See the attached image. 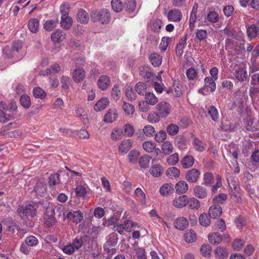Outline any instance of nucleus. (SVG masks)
I'll return each instance as SVG.
<instances>
[{"instance_id":"nucleus-1","label":"nucleus","mask_w":259,"mask_h":259,"mask_svg":"<svg viewBox=\"0 0 259 259\" xmlns=\"http://www.w3.org/2000/svg\"><path fill=\"white\" fill-rule=\"evenodd\" d=\"M91 17L94 21H98L102 24H106L110 21V14L107 9H103L92 12Z\"/></svg>"},{"instance_id":"nucleus-2","label":"nucleus","mask_w":259,"mask_h":259,"mask_svg":"<svg viewBox=\"0 0 259 259\" xmlns=\"http://www.w3.org/2000/svg\"><path fill=\"white\" fill-rule=\"evenodd\" d=\"M156 110L161 115V118L167 117L171 111V105L170 103L164 101L159 102L155 107Z\"/></svg>"},{"instance_id":"nucleus-3","label":"nucleus","mask_w":259,"mask_h":259,"mask_svg":"<svg viewBox=\"0 0 259 259\" xmlns=\"http://www.w3.org/2000/svg\"><path fill=\"white\" fill-rule=\"evenodd\" d=\"M82 245L81 239H75L71 244H68L62 248L63 251L67 254H71L79 249Z\"/></svg>"},{"instance_id":"nucleus-4","label":"nucleus","mask_w":259,"mask_h":259,"mask_svg":"<svg viewBox=\"0 0 259 259\" xmlns=\"http://www.w3.org/2000/svg\"><path fill=\"white\" fill-rule=\"evenodd\" d=\"M6 104L4 102H0V122H5L15 118L13 114H8Z\"/></svg>"},{"instance_id":"nucleus-5","label":"nucleus","mask_w":259,"mask_h":259,"mask_svg":"<svg viewBox=\"0 0 259 259\" xmlns=\"http://www.w3.org/2000/svg\"><path fill=\"white\" fill-rule=\"evenodd\" d=\"M35 207L31 204L26 205L25 206H20L18 208V212L20 213L21 217H34L35 213Z\"/></svg>"},{"instance_id":"nucleus-6","label":"nucleus","mask_w":259,"mask_h":259,"mask_svg":"<svg viewBox=\"0 0 259 259\" xmlns=\"http://www.w3.org/2000/svg\"><path fill=\"white\" fill-rule=\"evenodd\" d=\"M21 47L20 42H15L12 44L11 47H6L4 50V52L9 57H14L20 52Z\"/></svg>"},{"instance_id":"nucleus-7","label":"nucleus","mask_w":259,"mask_h":259,"mask_svg":"<svg viewBox=\"0 0 259 259\" xmlns=\"http://www.w3.org/2000/svg\"><path fill=\"white\" fill-rule=\"evenodd\" d=\"M210 77H207L204 79L205 87L204 88L200 89L198 90V93L204 95L206 94L205 93V90L209 92H213L215 90V81Z\"/></svg>"},{"instance_id":"nucleus-8","label":"nucleus","mask_w":259,"mask_h":259,"mask_svg":"<svg viewBox=\"0 0 259 259\" xmlns=\"http://www.w3.org/2000/svg\"><path fill=\"white\" fill-rule=\"evenodd\" d=\"M135 224L133 222L127 220L124 221L122 224H119L114 226V228L119 234H122L124 231L128 232H131Z\"/></svg>"},{"instance_id":"nucleus-9","label":"nucleus","mask_w":259,"mask_h":259,"mask_svg":"<svg viewBox=\"0 0 259 259\" xmlns=\"http://www.w3.org/2000/svg\"><path fill=\"white\" fill-rule=\"evenodd\" d=\"M166 16L168 20L176 22H180L182 18V12L175 8L169 10Z\"/></svg>"},{"instance_id":"nucleus-10","label":"nucleus","mask_w":259,"mask_h":259,"mask_svg":"<svg viewBox=\"0 0 259 259\" xmlns=\"http://www.w3.org/2000/svg\"><path fill=\"white\" fill-rule=\"evenodd\" d=\"M130 255L133 257H136L138 259H147L145 250L143 247H135L133 248L130 253Z\"/></svg>"},{"instance_id":"nucleus-11","label":"nucleus","mask_w":259,"mask_h":259,"mask_svg":"<svg viewBox=\"0 0 259 259\" xmlns=\"http://www.w3.org/2000/svg\"><path fill=\"white\" fill-rule=\"evenodd\" d=\"M76 195L80 197H87L90 193V189L85 184H80L75 188Z\"/></svg>"},{"instance_id":"nucleus-12","label":"nucleus","mask_w":259,"mask_h":259,"mask_svg":"<svg viewBox=\"0 0 259 259\" xmlns=\"http://www.w3.org/2000/svg\"><path fill=\"white\" fill-rule=\"evenodd\" d=\"M111 84L110 79L107 75H101L98 79L97 85L102 91L107 90Z\"/></svg>"},{"instance_id":"nucleus-13","label":"nucleus","mask_w":259,"mask_h":259,"mask_svg":"<svg viewBox=\"0 0 259 259\" xmlns=\"http://www.w3.org/2000/svg\"><path fill=\"white\" fill-rule=\"evenodd\" d=\"M65 218L76 224H78L82 220L83 213L80 210L70 211L67 213Z\"/></svg>"},{"instance_id":"nucleus-14","label":"nucleus","mask_w":259,"mask_h":259,"mask_svg":"<svg viewBox=\"0 0 259 259\" xmlns=\"http://www.w3.org/2000/svg\"><path fill=\"white\" fill-rule=\"evenodd\" d=\"M200 176V172L198 169L192 168L187 172L186 179L189 182L195 183L199 179Z\"/></svg>"},{"instance_id":"nucleus-15","label":"nucleus","mask_w":259,"mask_h":259,"mask_svg":"<svg viewBox=\"0 0 259 259\" xmlns=\"http://www.w3.org/2000/svg\"><path fill=\"white\" fill-rule=\"evenodd\" d=\"M9 125L5 127L4 130L0 132V135L10 138H17L21 136L22 132L19 130H11L9 128Z\"/></svg>"},{"instance_id":"nucleus-16","label":"nucleus","mask_w":259,"mask_h":259,"mask_svg":"<svg viewBox=\"0 0 259 259\" xmlns=\"http://www.w3.org/2000/svg\"><path fill=\"white\" fill-rule=\"evenodd\" d=\"M85 77V72L82 68L77 67L72 72V78L76 82H81Z\"/></svg>"},{"instance_id":"nucleus-17","label":"nucleus","mask_w":259,"mask_h":259,"mask_svg":"<svg viewBox=\"0 0 259 259\" xmlns=\"http://www.w3.org/2000/svg\"><path fill=\"white\" fill-rule=\"evenodd\" d=\"M189 222L187 218L180 217L176 219L174 222L175 227L179 230H184L187 228Z\"/></svg>"},{"instance_id":"nucleus-18","label":"nucleus","mask_w":259,"mask_h":259,"mask_svg":"<svg viewBox=\"0 0 259 259\" xmlns=\"http://www.w3.org/2000/svg\"><path fill=\"white\" fill-rule=\"evenodd\" d=\"M187 196L186 195H181L176 197L172 200V205L176 208H183L187 205Z\"/></svg>"},{"instance_id":"nucleus-19","label":"nucleus","mask_w":259,"mask_h":259,"mask_svg":"<svg viewBox=\"0 0 259 259\" xmlns=\"http://www.w3.org/2000/svg\"><path fill=\"white\" fill-rule=\"evenodd\" d=\"M143 149L147 152L151 153L155 152L156 154H158L160 151L159 148H156V144L154 142L152 141H147L144 142L142 144Z\"/></svg>"},{"instance_id":"nucleus-20","label":"nucleus","mask_w":259,"mask_h":259,"mask_svg":"<svg viewBox=\"0 0 259 259\" xmlns=\"http://www.w3.org/2000/svg\"><path fill=\"white\" fill-rule=\"evenodd\" d=\"M182 87L179 81L175 80L172 87L167 91V93H171L176 97H180L182 95Z\"/></svg>"},{"instance_id":"nucleus-21","label":"nucleus","mask_w":259,"mask_h":259,"mask_svg":"<svg viewBox=\"0 0 259 259\" xmlns=\"http://www.w3.org/2000/svg\"><path fill=\"white\" fill-rule=\"evenodd\" d=\"M66 37L65 33L61 30H57L51 35V39L54 44H58L63 41Z\"/></svg>"},{"instance_id":"nucleus-22","label":"nucleus","mask_w":259,"mask_h":259,"mask_svg":"<svg viewBox=\"0 0 259 259\" xmlns=\"http://www.w3.org/2000/svg\"><path fill=\"white\" fill-rule=\"evenodd\" d=\"M118 117V113L116 109H109L104 116V121L105 122L111 123Z\"/></svg>"},{"instance_id":"nucleus-23","label":"nucleus","mask_w":259,"mask_h":259,"mask_svg":"<svg viewBox=\"0 0 259 259\" xmlns=\"http://www.w3.org/2000/svg\"><path fill=\"white\" fill-rule=\"evenodd\" d=\"M109 103V99L106 97H103L99 99L96 103L94 109L96 111H100L106 108Z\"/></svg>"},{"instance_id":"nucleus-24","label":"nucleus","mask_w":259,"mask_h":259,"mask_svg":"<svg viewBox=\"0 0 259 259\" xmlns=\"http://www.w3.org/2000/svg\"><path fill=\"white\" fill-rule=\"evenodd\" d=\"M193 192L194 195L199 199L204 198L207 195L206 189L201 186H196L195 187Z\"/></svg>"},{"instance_id":"nucleus-25","label":"nucleus","mask_w":259,"mask_h":259,"mask_svg":"<svg viewBox=\"0 0 259 259\" xmlns=\"http://www.w3.org/2000/svg\"><path fill=\"white\" fill-rule=\"evenodd\" d=\"M175 189L177 193L184 194L188 189V185L185 181H180L176 184Z\"/></svg>"},{"instance_id":"nucleus-26","label":"nucleus","mask_w":259,"mask_h":259,"mask_svg":"<svg viewBox=\"0 0 259 259\" xmlns=\"http://www.w3.org/2000/svg\"><path fill=\"white\" fill-rule=\"evenodd\" d=\"M72 19L67 14L62 15L61 20V26L64 29H69L72 24Z\"/></svg>"},{"instance_id":"nucleus-27","label":"nucleus","mask_w":259,"mask_h":259,"mask_svg":"<svg viewBox=\"0 0 259 259\" xmlns=\"http://www.w3.org/2000/svg\"><path fill=\"white\" fill-rule=\"evenodd\" d=\"M181 163L183 168H189L193 165L194 158L191 155H187L181 159Z\"/></svg>"},{"instance_id":"nucleus-28","label":"nucleus","mask_w":259,"mask_h":259,"mask_svg":"<svg viewBox=\"0 0 259 259\" xmlns=\"http://www.w3.org/2000/svg\"><path fill=\"white\" fill-rule=\"evenodd\" d=\"M39 27V22L37 18H31L28 23L29 30L33 33L37 32Z\"/></svg>"},{"instance_id":"nucleus-29","label":"nucleus","mask_w":259,"mask_h":259,"mask_svg":"<svg viewBox=\"0 0 259 259\" xmlns=\"http://www.w3.org/2000/svg\"><path fill=\"white\" fill-rule=\"evenodd\" d=\"M208 212L211 218H216L222 214V208L218 204H214L209 208Z\"/></svg>"},{"instance_id":"nucleus-30","label":"nucleus","mask_w":259,"mask_h":259,"mask_svg":"<svg viewBox=\"0 0 259 259\" xmlns=\"http://www.w3.org/2000/svg\"><path fill=\"white\" fill-rule=\"evenodd\" d=\"M174 190V185L171 183H165L161 186L159 192L162 196L169 195Z\"/></svg>"},{"instance_id":"nucleus-31","label":"nucleus","mask_w":259,"mask_h":259,"mask_svg":"<svg viewBox=\"0 0 259 259\" xmlns=\"http://www.w3.org/2000/svg\"><path fill=\"white\" fill-rule=\"evenodd\" d=\"M198 9V5L195 4L193 6L189 20V27L190 28L193 30L195 27V23L196 20V15Z\"/></svg>"},{"instance_id":"nucleus-32","label":"nucleus","mask_w":259,"mask_h":259,"mask_svg":"<svg viewBox=\"0 0 259 259\" xmlns=\"http://www.w3.org/2000/svg\"><path fill=\"white\" fill-rule=\"evenodd\" d=\"M132 142L130 139H126L121 142L118 147V150L121 153H126L132 146Z\"/></svg>"},{"instance_id":"nucleus-33","label":"nucleus","mask_w":259,"mask_h":259,"mask_svg":"<svg viewBox=\"0 0 259 259\" xmlns=\"http://www.w3.org/2000/svg\"><path fill=\"white\" fill-rule=\"evenodd\" d=\"M247 75V71L244 66L239 67L236 69L235 76L238 80L243 81L246 78Z\"/></svg>"},{"instance_id":"nucleus-34","label":"nucleus","mask_w":259,"mask_h":259,"mask_svg":"<svg viewBox=\"0 0 259 259\" xmlns=\"http://www.w3.org/2000/svg\"><path fill=\"white\" fill-rule=\"evenodd\" d=\"M135 195L136 199L140 202L142 205H146V198L144 192L140 188H137L135 191Z\"/></svg>"},{"instance_id":"nucleus-35","label":"nucleus","mask_w":259,"mask_h":259,"mask_svg":"<svg viewBox=\"0 0 259 259\" xmlns=\"http://www.w3.org/2000/svg\"><path fill=\"white\" fill-rule=\"evenodd\" d=\"M161 149L163 154L169 155L173 152L174 147L171 142L166 141L163 143Z\"/></svg>"},{"instance_id":"nucleus-36","label":"nucleus","mask_w":259,"mask_h":259,"mask_svg":"<svg viewBox=\"0 0 259 259\" xmlns=\"http://www.w3.org/2000/svg\"><path fill=\"white\" fill-rule=\"evenodd\" d=\"M152 157L148 154L141 156L139 161V165L143 168L149 167Z\"/></svg>"},{"instance_id":"nucleus-37","label":"nucleus","mask_w":259,"mask_h":259,"mask_svg":"<svg viewBox=\"0 0 259 259\" xmlns=\"http://www.w3.org/2000/svg\"><path fill=\"white\" fill-rule=\"evenodd\" d=\"M117 241L118 239L115 234L110 235L107 242L104 244V250H109V247L115 246L117 244Z\"/></svg>"},{"instance_id":"nucleus-38","label":"nucleus","mask_w":259,"mask_h":259,"mask_svg":"<svg viewBox=\"0 0 259 259\" xmlns=\"http://www.w3.org/2000/svg\"><path fill=\"white\" fill-rule=\"evenodd\" d=\"M150 60L152 65L155 67L160 66L162 63V57L158 53H154L150 55Z\"/></svg>"},{"instance_id":"nucleus-39","label":"nucleus","mask_w":259,"mask_h":259,"mask_svg":"<svg viewBox=\"0 0 259 259\" xmlns=\"http://www.w3.org/2000/svg\"><path fill=\"white\" fill-rule=\"evenodd\" d=\"M77 20L81 23H87L89 20L87 12L83 9L79 10L77 14Z\"/></svg>"},{"instance_id":"nucleus-40","label":"nucleus","mask_w":259,"mask_h":259,"mask_svg":"<svg viewBox=\"0 0 259 259\" xmlns=\"http://www.w3.org/2000/svg\"><path fill=\"white\" fill-rule=\"evenodd\" d=\"M123 134L121 128L118 127L114 128L111 133V139L113 141H118L121 139Z\"/></svg>"},{"instance_id":"nucleus-41","label":"nucleus","mask_w":259,"mask_h":259,"mask_svg":"<svg viewBox=\"0 0 259 259\" xmlns=\"http://www.w3.org/2000/svg\"><path fill=\"white\" fill-rule=\"evenodd\" d=\"M180 171L176 167H171L168 168L166 171V176L171 179H176L180 176Z\"/></svg>"},{"instance_id":"nucleus-42","label":"nucleus","mask_w":259,"mask_h":259,"mask_svg":"<svg viewBox=\"0 0 259 259\" xmlns=\"http://www.w3.org/2000/svg\"><path fill=\"white\" fill-rule=\"evenodd\" d=\"M163 167L159 164H155L150 169V174L155 177L160 176L163 172Z\"/></svg>"},{"instance_id":"nucleus-43","label":"nucleus","mask_w":259,"mask_h":259,"mask_svg":"<svg viewBox=\"0 0 259 259\" xmlns=\"http://www.w3.org/2000/svg\"><path fill=\"white\" fill-rule=\"evenodd\" d=\"M187 201L188 207L192 209H198L200 207V202L197 199L193 197L190 199L187 197Z\"/></svg>"},{"instance_id":"nucleus-44","label":"nucleus","mask_w":259,"mask_h":259,"mask_svg":"<svg viewBox=\"0 0 259 259\" xmlns=\"http://www.w3.org/2000/svg\"><path fill=\"white\" fill-rule=\"evenodd\" d=\"M208 113L214 121H218L219 114L217 108L213 106H210L208 108Z\"/></svg>"},{"instance_id":"nucleus-45","label":"nucleus","mask_w":259,"mask_h":259,"mask_svg":"<svg viewBox=\"0 0 259 259\" xmlns=\"http://www.w3.org/2000/svg\"><path fill=\"white\" fill-rule=\"evenodd\" d=\"M160 118H161V115L156 110L155 112H152L149 114L147 120L150 123H155L159 121Z\"/></svg>"},{"instance_id":"nucleus-46","label":"nucleus","mask_w":259,"mask_h":259,"mask_svg":"<svg viewBox=\"0 0 259 259\" xmlns=\"http://www.w3.org/2000/svg\"><path fill=\"white\" fill-rule=\"evenodd\" d=\"M208 240L211 244H218L222 241V237L218 233H212L209 235Z\"/></svg>"},{"instance_id":"nucleus-47","label":"nucleus","mask_w":259,"mask_h":259,"mask_svg":"<svg viewBox=\"0 0 259 259\" xmlns=\"http://www.w3.org/2000/svg\"><path fill=\"white\" fill-rule=\"evenodd\" d=\"M33 95L35 98L43 100L46 97V93L39 87H35L33 90Z\"/></svg>"},{"instance_id":"nucleus-48","label":"nucleus","mask_w":259,"mask_h":259,"mask_svg":"<svg viewBox=\"0 0 259 259\" xmlns=\"http://www.w3.org/2000/svg\"><path fill=\"white\" fill-rule=\"evenodd\" d=\"M145 98L146 103L151 105H154L158 102L157 98L152 93H146Z\"/></svg>"},{"instance_id":"nucleus-49","label":"nucleus","mask_w":259,"mask_h":259,"mask_svg":"<svg viewBox=\"0 0 259 259\" xmlns=\"http://www.w3.org/2000/svg\"><path fill=\"white\" fill-rule=\"evenodd\" d=\"M248 35L251 38L257 37L259 38V29L255 25H251L247 30Z\"/></svg>"},{"instance_id":"nucleus-50","label":"nucleus","mask_w":259,"mask_h":259,"mask_svg":"<svg viewBox=\"0 0 259 259\" xmlns=\"http://www.w3.org/2000/svg\"><path fill=\"white\" fill-rule=\"evenodd\" d=\"M149 26L152 30L158 32L162 26V21L159 19L153 20L150 22Z\"/></svg>"},{"instance_id":"nucleus-51","label":"nucleus","mask_w":259,"mask_h":259,"mask_svg":"<svg viewBox=\"0 0 259 259\" xmlns=\"http://www.w3.org/2000/svg\"><path fill=\"white\" fill-rule=\"evenodd\" d=\"M124 90L125 96L128 100L132 101L136 99V94L128 85H126L125 87Z\"/></svg>"},{"instance_id":"nucleus-52","label":"nucleus","mask_w":259,"mask_h":259,"mask_svg":"<svg viewBox=\"0 0 259 259\" xmlns=\"http://www.w3.org/2000/svg\"><path fill=\"white\" fill-rule=\"evenodd\" d=\"M142 131L144 134L147 137H153L156 132L155 128L151 125L145 126Z\"/></svg>"},{"instance_id":"nucleus-53","label":"nucleus","mask_w":259,"mask_h":259,"mask_svg":"<svg viewBox=\"0 0 259 259\" xmlns=\"http://www.w3.org/2000/svg\"><path fill=\"white\" fill-rule=\"evenodd\" d=\"M198 70L194 68H189L186 71V76L189 80H194L197 78L198 76Z\"/></svg>"},{"instance_id":"nucleus-54","label":"nucleus","mask_w":259,"mask_h":259,"mask_svg":"<svg viewBox=\"0 0 259 259\" xmlns=\"http://www.w3.org/2000/svg\"><path fill=\"white\" fill-rule=\"evenodd\" d=\"M61 87L64 91H68L71 84L70 78L67 76L63 75L60 79Z\"/></svg>"},{"instance_id":"nucleus-55","label":"nucleus","mask_w":259,"mask_h":259,"mask_svg":"<svg viewBox=\"0 0 259 259\" xmlns=\"http://www.w3.org/2000/svg\"><path fill=\"white\" fill-rule=\"evenodd\" d=\"M196 236L192 230H188L185 234V240L187 242L192 243L196 240Z\"/></svg>"},{"instance_id":"nucleus-56","label":"nucleus","mask_w":259,"mask_h":259,"mask_svg":"<svg viewBox=\"0 0 259 259\" xmlns=\"http://www.w3.org/2000/svg\"><path fill=\"white\" fill-rule=\"evenodd\" d=\"M21 105L25 108H28L31 105L30 99L29 96L23 95L20 99Z\"/></svg>"},{"instance_id":"nucleus-57","label":"nucleus","mask_w":259,"mask_h":259,"mask_svg":"<svg viewBox=\"0 0 259 259\" xmlns=\"http://www.w3.org/2000/svg\"><path fill=\"white\" fill-rule=\"evenodd\" d=\"M121 95V93L119 87L116 84L114 85L111 91V96L112 98L114 100L117 101L120 99Z\"/></svg>"},{"instance_id":"nucleus-58","label":"nucleus","mask_w":259,"mask_h":259,"mask_svg":"<svg viewBox=\"0 0 259 259\" xmlns=\"http://www.w3.org/2000/svg\"><path fill=\"white\" fill-rule=\"evenodd\" d=\"M58 21L49 20L47 21L44 24V28L48 31H51L56 27Z\"/></svg>"},{"instance_id":"nucleus-59","label":"nucleus","mask_w":259,"mask_h":259,"mask_svg":"<svg viewBox=\"0 0 259 259\" xmlns=\"http://www.w3.org/2000/svg\"><path fill=\"white\" fill-rule=\"evenodd\" d=\"M140 156V152L135 150H133L128 153L129 161L133 163H136L137 160Z\"/></svg>"},{"instance_id":"nucleus-60","label":"nucleus","mask_w":259,"mask_h":259,"mask_svg":"<svg viewBox=\"0 0 259 259\" xmlns=\"http://www.w3.org/2000/svg\"><path fill=\"white\" fill-rule=\"evenodd\" d=\"M193 145L195 149L200 152L202 151L205 148V144L197 138L194 139Z\"/></svg>"},{"instance_id":"nucleus-61","label":"nucleus","mask_w":259,"mask_h":259,"mask_svg":"<svg viewBox=\"0 0 259 259\" xmlns=\"http://www.w3.org/2000/svg\"><path fill=\"white\" fill-rule=\"evenodd\" d=\"M122 109L124 112L128 115L133 114L135 111V107L134 105L126 102H124Z\"/></svg>"},{"instance_id":"nucleus-62","label":"nucleus","mask_w":259,"mask_h":259,"mask_svg":"<svg viewBox=\"0 0 259 259\" xmlns=\"http://www.w3.org/2000/svg\"><path fill=\"white\" fill-rule=\"evenodd\" d=\"M199 223L203 227H207L210 224V220L206 213H202L199 216Z\"/></svg>"},{"instance_id":"nucleus-63","label":"nucleus","mask_w":259,"mask_h":259,"mask_svg":"<svg viewBox=\"0 0 259 259\" xmlns=\"http://www.w3.org/2000/svg\"><path fill=\"white\" fill-rule=\"evenodd\" d=\"M216 255L220 258H224L228 256V253L225 248L218 247L215 250Z\"/></svg>"},{"instance_id":"nucleus-64","label":"nucleus","mask_w":259,"mask_h":259,"mask_svg":"<svg viewBox=\"0 0 259 259\" xmlns=\"http://www.w3.org/2000/svg\"><path fill=\"white\" fill-rule=\"evenodd\" d=\"M244 243L245 241L244 240L240 239H236L233 242L232 246L234 250L239 251L242 249Z\"/></svg>"}]
</instances>
